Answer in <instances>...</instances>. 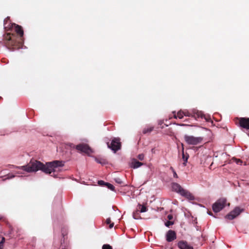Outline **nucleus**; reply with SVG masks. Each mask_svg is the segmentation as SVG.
I'll list each match as a JSON object with an SVG mask.
<instances>
[{
  "label": "nucleus",
  "instance_id": "20",
  "mask_svg": "<svg viewBox=\"0 0 249 249\" xmlns=\"http://www.w3.org/2000/svg\"><path fill=\"white\" fill-rule=\"evenodd\" d=\"M106 186H107V187L110 190H112V191H114V189H115V187L114 186L112 185L110 183H106Z\"/></svg>",
  "mask_w": 249,
  "mask_h": 249
},
{
  "label": "nucleus",
  "instance_id": "6",
  "mask_svg": "<svg viewBox=\"0 0 249 249\" xmlns=\"http://www.w3.org/2000/svg\"><path fill=\"white\" fill-rule=\"evenodd\" d=\"M107 145L108 148H110L114 152H116L121 148L120 139L119 138H114L110 143L109 142H107Z\"/></svg>",
  "mask_w": 249,
  "mask_h": 249
},
{
  "label": "nucleus",
  "instance_id": "13",
  "mask_svg": "<svg viewBox=\"0 0 249 249\" xmlns=\"http://www.w3.org/2000/svg\"><path fill=\"white\" fill-rule=\"evenodd\" d=\"M182 146V158L183 160H184L183 164L184 166L186 165V163L187 162L188 158H189V155L186 153V154L184 153V145L183 143H181Z\"/></svg>",
  "mask_w": 249,
  "mask_h": 249
},
{
  "label": "nucleus",
  "instance_id": "8",
  "mask_svg": "<svg viewBox=\"0 0 249 249\" xmlns=\"http://www.w3.org/2000/svg\"><path fill=\"white\" fill-rule=\"evenodd\" d=\"M243 211V209H241L240 208L237 207L235 208V209L231 211L228 214L226 215L225 216L226 218L229 219L230 220H232L239 215Z\"/></svg>",
  "mask_w": 249,
  "mask_h": 249
},
{
  "label": "nucleus",
  "instance_id": "38",
  "mask_svg": "<svg viewBox=\"0 0 249 249\" xmlns=\"http://www.w3.org/2000/svg\"><path fill=\"white\" fill-rule=\"evenodd\" d=\"M18 174H22V172H20V171H18L17 172Z\"/></svg>",
  "mask_w": 249,
  "mask_h": 249
},
{
  "label": "nucleus",
  "instance_id": "30",
  "mask_svg": "<svg viewBox=\"0 0 249 249\" xmlns=\"http://www.w3.org/2000/svg\"><path fill=\"white\" fill-rule=\"evenodd\" d=\"M9 229H10V231L9 232V234H11L13 232V228L12 227V226L11 225L9 226Z\"/></svg>",
  "mask_w": 249,
  "mask_h": 249
},
{
  "label": "nucleus",
  "instance_id": "27",
  "mask_svg": "<svg viewBox=\"0 0 249 249\" xmlns=\"http://www.w3.org/2000/svg\"><path fill=\"white\" fill-rule=\"evenodd\" d=\"M203 118H204L207 122H210L211 121V118L209 116H206L204 115V116L203 117Z\"/></svg>",
  "mask_w": 249,
  "mask_h": 249
},
{
  "label": "nucleus",
  "instance_id": "21",
  "mask_svg": "<svg viewBox=\"0 0 249 249\" xmlns=\"http://www.w3.org/2000/svg\"><path fill=\"white\" fill-rule=\"evenodd\" d=\"M183 112H184V116L192 117L193 112H190L188 110H184V111H183Z\"/></svg>",
  "mask_w": 249,
  "mask_h": 249
},
{
  "label": "nucleus",
  "instance_id": "31",
  "mask_svg": "<svg viewBox=\"0 0 249 249\" xmlns=\"http://www.w3.org/2000/svg\"><path fill=\"white\" fill-rule=\"evenodd\" d=\"M167 218L169 220H171L172 219H173V216L172 214H169L168 216H167Z\"/></svg>",
  "mask_w": 249,
  "mask_h": 249
},
{
  "label": "nucleus",
  "instance_id": "3",
  "mask_svg": "<svg viewBox=\"0 0 249 249\" xmlns=\"http://www.w3.org/2000/svg\"><path fill=\"white\" fill-rule=\"evenodd\" d=\"M172 188L174 191L179 194L181 196L185 197L189 200H194V196L188 190L183 189L178 183H173L172 184Z\"/></svg>",
  "mask_w": 249,
  "mask_h": 249
},
{
  "label": "nucleus",
  "instance_id": "5",
  "mask_svg": "<svg viewBox=\"0 0 249 249\" xmlns=\"http://www.w3.org/2000/svg\"><path fill=\"white\" fill-rule=\"evenodd\" d=\"M71 148L76 149L78 152L81 153H84L87 154H90L92 152V149L86 143H80L76 145H75L73 144H71Z\"/></svg>",
  "mask_w": 249,
  "mask_h": 249
},
{
  "label": "nucleus",
  "instance_id": "1",
  "mask_svg": "<svg viewBox=\"0 0 249 249\" xmlns=\"http://www.w3.org/2000/svg\"><path fill=\"white\" fill-rule=\"evenodd\" d=\"M4 29L5 32L3 37V44L9 50L14 51L22 47L23 43V30L21 26L12 23L10 17L4 20Z\"/></svg>",
  "mask_w": 249,
  "mask_h": 249
},
{
  "label": "nucleus",
  "instance_id": "10",
  "mask_svg": "<svg viewBox=\"0 0 249 249\" xmlns=\"http://www.w3.org/2000/svg\"><path fill=\"white\" fill-rule=\"evenodd\" d=\"M177 238L176 232L173 230H169L166 234V240L167 242H170Z\"/></svg>",
  "mask_w": 249,
  "mask_h": 249
},
{
  "label": "nucleus",
  "instance_id": "34",
  "mask_svg": "<svg viewBox=\"0 0 249 249\" xmlns=\"http://www.w3.org/2000/svg\"><path fill=\"white\" fill-rule=\"evenodd\" d=\"M114 226V223L111 222L110 224H109V228L110 229H111Z\"/></svg>",
  "mask_w": 249,
  "mask_h": 249
},
{
  "label": "nucleus",
  "instance_id": "9",
  "mask_svg": "<svg viewBox=\"0 0 249 249\" xmlns=\"http://www.w3.org/2000/svg\"><path fill=\"white\" fill-rule=\"evenodd\" d=\"M239 124L240 127L249 130V118H240ZM248 134L249 136V133Z\"/></svg>",
  "mask_w": 249,
  "mask_h": 249
},
{
  "label": "nucleus",
  "instance_id": "4",
  "mask_svg": "<svg viewBox=\"0 0 249 249\" xmlns=\"http://www.w3.org/2000/svg\"><path fill=\"white\" fill-rule=\"evenodd\" d=\"M185 142L189 145H197L202 142L203 137H195L192 135H185L184 136Z\"/></svg>",
  "mask_w": 249,
  "mask_h": 249
},
{
  "label": "nucleus",
  "instance_id": "28",
  "mask_svg": "<svg viewBox=\"0 0 249 249\" xmlns=\"http://www.w3.org/2000/svg\"><path fill=\"white\" fill-rule=\"evenodd\" d=\"M106 182H105L103 180H99L98 181V184L100 185H106Z\"/></svg>",
  "mask_w": 249,
  "mask_h": 249
},
{
  "label": "nucleus",
  "instance_id": "24",
  "mask_svg": "<svg viewBox=\"0 0 249 249\" xmlns=\"http://www.w3.org/2000/svg\"><path fill=\"white\" fill-rule=\"evenodd\" d=\"M233 160L235 161V162L237 164H241L242 163V161L240 159H234Z\"/></svg>",
  "mask_w": 249,
  "mask_h": 249
},
{
  "label": "nucleus",
  "instance_id": "29",
  "mask_svg": "<svg viewBox=\"0 0 249 249\" xmlns=\"http://www.w3.org/2000/svg\"><path fill=\"white\" fill-rule=\"evenodd\" d=\"M106 223L107 224H109L111 223V219L110 218H108L106 220Z\"/></svg>",
  "mask_w": 249,
  "mask_h": 249
},
{
  "label": "nucleus",
  "instance_id": "26",
  "mask_svg": "<svg viewBox=\"0 0 249 249\" xmlns=\"http://www.w3.org/2000/svg\"><path fill=\"white\" fill-rule=\"evenodd\" d=\"M7 177L5 178V179H4L3 180L6 179H10V178H13L15 177V176L14 175H7Z\"/></svg>",
  "mask_w": 249,
  "mask_h": 249
},
{
  "label": "nucleus",
  "instance_id": "17",
  "mask_svg": "<svg viewBox=\"0 0 249 249\" xmlns=\"http://www.w3.org/2000/svg\"><path fill=\"white\" fill-rule=\"evenodd\" d=\"M95 160L97 163L101 164L102 165H105L107 164V160L104 158H95Z\"/></svg>",
  "mask_w": 249,
  "mask_h": 249
},
{
  "label": "nucleus",
  "instance_id": "18",
  "mask_svg": "<svg viewBox=\"0 0 249 249\" xmlns=\"http://www.w3.org/2000/svg\"><path fill=\"white\" fill-rule=\"evenodd\" d=\"M183 116H184V112H183V111H182V110H180V111H178L177 115L176 114L174 115L175 118H178L179 119H182L183 118Z\"/></svg>",
  "mask_w": 249,
  "mask_h": 249
},
{
  "label": "nucleus",
  "instance_id": "15",
  "mask_svg": "<svg viewBox=\"0 0 249 249\" xmlns=\"http://www.w3.org/2000/svg\"><path fill=\"white\" fill-rule=\"evenodd\" d=\"M137 209L140 211V213H144L147 211V207L144 205H141L138 204L137 206Z\"/></svg>",
  "mask_w": 249,
  "mask_h": 249
},
{
  "label": "nucleus",
  "instance_id": "23",
  "mask_svg": "<svg viewBox=\"0 0 249 249\" xmlns=\"http://www.w3.org/2000/svg\"><path fill=\"white\" fill-rule=\"evenodd\" d=\"M174 222L173 221H168L166 222H165V225L166 227H169L170 226L173 225Z\"/></svg>",
  "mask_w": 249,
  "mask_h": 249
},
{
  "label": "nucleus",
  "instance_id": "33",
  "mask_svg": "<svg viewBox=\"0 0 249 249\" xmlns=\"http://www.w3.org/2000/svg\"><path fill=\"white\" fill-rule=\"evenodd\" d=\"M173 176H174V177L176 178H178V175L176 173V171H174V172H173Z\"/></svg>",
  "mask_w": 249,
  "mask_h": 249
},
{
  "label": "nucleus",
  "instance_id": "36",
  "mask_svg": "<svg viewBox=\"0 0 249 249\" xmlns=\"http://www.w3.org/2000/svg\"><path fill=\"white\" fill-rule=\"evenodd\" d=\"M170 169L172 172L175 171L172 167H170Z\"/></svg>",
  "mask_w": 249,
  "mask_h": 249
},
{
  "label": "nucleus",
  "instance_id": "43",
  "mask_svg": "<svg viewBox=\"0 0 249 249\" xmlns=\"http://www.w3.org/2000/svg\"><path fill=\"white\" fill-rule=\"evenodd\" d=\"M1 43V42L0 41V43Z\"/></svg>",
  "mask_w": 249,
  "mask_h": 249
},
{
  "label": "nucleus",
  "instance_id": "35",
  "mask_svg": "<svg viewBox=\"0 0 249 249\" xmlns=\"http://www.w3.org/2000/svg\"><path fill=\"white\" fill-rule=\"evenodd\" d=\"M3 244H1L0 243V249H3Z\"/></svg>",
  "mask_w": 249,
  "mask_h": 249
},
{
  "label": "nucleus",
  "instance_id": "39",
  "mask_svg": "<svg viewBox=\"0 0 249 249\" xmlns=\"http://www.w3.org/2000/svg\"><path fill=\"white\" fill-rule=\"evenodd\" d=\"M116 181L117 182L119 183H121V181H117V180H116Z\"/></svg>",
  "mask_w": 249,
  "mask_h": 249
},
{
  "label": "nucleus",
  "instance_id": "32",
  "mask_svg": "<svg viewBox=\"0 0 249 249\" xmlns=\"http://www.w3.org/2000/svg\"><path fill=\"white\" fill-rule=\"evenodd\" d=\"M5 238L2 237V239H1V241L0 242L1 243V244H3L4 245V243L5 242Z\"/></svg>",
  "mask_w": 249,
  "mask_h": 249
},
{
  "label": "nucleus",
  "instance_id": "25",
  "mask_svg": "<svg viewBox=\"0 0 249 249\" xmlns=\"http://www.w3.org/2000/svg\"><path fill=\"white\" fill-rule=\"evenodd\" d=\"M144 156L143 154H139L138 156V158L141 160H142L143 159H144Z\"/></svg>",
  "mask_w": 249,
  "mask_h": 249
},
{
  "label": "nucleus",
  "instance_id": "22",
  "mask_svg": "<svg viewBox=\"0 0 249 249\" xmlns=\"http://www.w3.org/2000/svg\"><path fill=\"white\" fill-rule=\"evenodd\" d=\"M102 249H113L112 247L109 244H104L102 247Z\"/></svg>",
  "mask_w": 249,
  "mask_h": 249
},
{
  "label": "nucleus",
  "instance_id": "2",
  "mask_svg": "<svg viewBox=\"0 0 249 249\" xmlns=\"http://www.w3.org/2000/svg\"><path fill=\"white\" fill-rule=\"evenodd\" d=\"M64 165L63 162L60 160H53L44 164L39 161L31 160L26 165L16 166L15 168L28 173L36 172L38 170H41L46 174H51L53 173L52 176L54 177V173L59 171L58 168L63 167Z\"/></svg>",
  "mask_w": 249,
  "mask_h": 249
},
{
  "label": "nucleus",
  "instance_id": "42",
  "mask_svg": "<svg viewBox=\"0 0 249 249\" xmlns=\"http://www.w3.org/2000/svg\"><path fill=\"white\" fill-rule=\"evenodd\" d=\"M187 121H188V120H184V122H187Z\"/></svg>",
  "mask_w": 249,
  "mask_h": 249
},
{
  "label": "nucleus",
  "instance_id": "40",
  "mask_svg": "<svg viewBox=\"0 0 249 249\" xmlns=\"http://www.w3.org/2000/svg\"><path fill=\"white\" fill-rule=\"evenodd\" d=\"M209 213V214H210V215H212V212H209V213Z\"/></svg>",
  "mask_w": 249,
  "mask_h": 249
},
{
  "label": "nucleus",
  "instance_id": "16",
  "mask_svg": "<svg viewBox=\"0 0 249 249\" xmlns=\"http://www.w3.org/2000/svg\"><path fill=\"white\" fill-rule=\"evenodd\" d=\"M153 129H154V127L153 126H148L145 127H144L143 128V129L142 130V133L144 134H147V133H151L153 130Z\"/></svg>",
  "mask_w": 249,
  "mask_h": 249
},
{
  "label": "nucleus",
  "instance_id": "37",
  "mask_svg": "<svg viewBox=\"0 0 249 249\" xmlns=\"http://www.w3.org/2000/svg\"><path fill=\"white\" fill-rule=\"evenodd\" d=\"M179 125H180V126L188 125V124H179Z\"/></svg>",
  "mask_w": 249,
  "mask_h": 249
},
{
  "label": "nucleus",
  "instance_id": "14",
  "mask_svg": "<svg viewBox=\"0 0 249 249\" xmlns=\"http://www.w3.org/2000/svg\"><path fill=\"white\" fill-rule=\"evenodd\" d=\"M143 164V163L137 160L136 159H133L132 160L131 167L135 169L141 166Z\"/></svg>",
  "mask_w": 249,
  "mask_h": 249
},
{
  "label": "nucleus",
  "instance_id": "11",
  "mask_svg": "<svg viewBox=\"0 0 249 249\" xmlns=\"http://www.w3.org/2000/svg\"><path fill=\"white\" fill-rule=\"evenodd\" d=\"M178 247L180 249H194L193 247L189 245L185 241H180L178 243Z\"/></svg>",
  "mask_w": 249,
  "mask_h": 249
},
{
  "label": "nucleus",
  "instance_id": "41",
  "mask_svg": "<svg viewBox=\"0 0 249 249\" xmlns=\"http://www.w3.org/2000/svg\"><path fill=\"white\" fill-rule=\"evenodd\" d=\"M2 219L1 216L0 215V220Z\"/></svg>",
  "mask_w": 249,
  "mask_h": 249
},
{
  "label": "nucleus",
  "instance_id": "19",
  "mask_svg": "<svg viewBox=\"0 0 249 249\" xmlns=\"http://www.w3.org/2000/svg\"><path fill=\"white\" fill-rule=\"evenodd\" d=\"M133 217L135 219H139L141 218L140 211L138 209L133 212Z\"/></svg>",
  "mask_w": 249,
  "mask_h": 249
},
{
  "label": "nucleus",
  "instance_id": "7",
  "mask_svg": "<svg viewBox=\"0 0 249 249\" xmlns=\"http://www.w3.org/2000/svg\"><path fill=\"white\" fill-rule=\"evenodd\" d=\"M227 200L225 198H221L217 200L213 205V210L215 213H218L223 209L226 205Z\"/></svg>",
  "mask_w": 249,
  "mask_h": 249
},
{
  "label": "nucleus",
  "instance_id": "12",
  "mask_svg": "<svg viewBox=\"0 0 249 249\" xmlns=\"http://www.w3.org/2000/svg\"><path fill=\"white\" fill-rule=\"evenodd\" d=\"M204 116V114L198 110L196 111H193L192 117L195 118L196 119L197 118H203Z\"/></svg>",
  "mask_w": 249,
  "mask_h": 249
}]
</instances>
